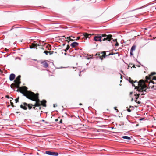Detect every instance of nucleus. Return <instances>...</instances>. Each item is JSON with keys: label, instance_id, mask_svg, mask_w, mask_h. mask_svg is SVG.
<instances>
[{"label": "nucleus", "instance_id": "nucleus-1", "mask_svg": "<svg viewBox=\"0 0 156 156\" xmlns=\"http://www.w3.org/2000/svg\"><path fill=\"white\" fill-rule=\"evenodd\" d=\"M30 95L32 97V98L34 100L33 101H35V103L34 105H33V106L35 107H38L41 105H42L44 107H46V100H43L42 101H40L39 99V94L38 93L35 94L34 93H29Z\"/></svg>", "mask_w": 156, "mask_h": 156}, {"label": "nucleus", "instance_id": "nucleus-2", "mask_svg": "<svg viewBox=\"0 0 156 156\" xmlns=\"http://www.w3.org/2000/svg\"><path fill=\"white\" fill-rule=\"evenodd\" d=\"M19 91H20V92L24 96L26 97L28 99L31 100H34V99L32 98V97H31L30 96L29 94V93H33V92H32L31 91H27V93L25 94L22 90L21 88H19L17 90V92H19Z\"/></svg>", "mask_w": 156, "mask_h": 156}, {"label": "nucleus", "instance_id": "nucleus-3", "mask_svg": "<svg viewBox=\"0 0 156 156\" xmlns=\"http://www.w3.org/2000/svg\"><path fill=\"white\" fill-rule=\"evenodd\" d=\"M33 105L31 104H28L26 102H23L20 105V107L24 110H26L27 107L29 109H31L32 108Z\"/></svg>", "mask_w": 156, "mask_h": 156}, {"label": "nucleus", "instance_id": "nucleus-4", "mask_svg": "<svg viewBox=\"0 0 156 156\" xmlns=\"http://www.w3.org/2000/svg\"><path fill=\"white\" fill-rule=\"evenodd\" d=\"M20 78L21 76L20 75H18L14 81V83H16V86H17V89H18L19 88H21V87H20V84L21 83Z\"/></svg>", "mask_w": 156, "mask_h": 156}, {"label": "nucleus", "instance_id": "nucleus-5", "mask_svg": "<svg viewBox=\"0 0 156 156\" xmlns=\"http://www.w3.org/2000/svg\"><path fill=\"white\" fill-rule=\"evenodd\" d=\"M146 86H144L142 87L138 88L137 90L140 93L142 92L141 95H144L146 93Z\"/></svg>", "mask_w": 156, "mask_h": 156}, {"label": "nucleus", "instance_id": "nucleus-6", "mask_svg": "<svg viewBox=\"0 0 156 156\" xmlns=\"http://www.w3.org/2000/svg\"><path fill=\"white\" fill-rule=\"evenodd\" d=\"M112 39H113L112 37H109L107 36L106 37H103V38H102V41H106V42L107 43L108 42L109 43L111 44L112 43V41H111Z\"/></svg>", "mask_w": 156, "mask_h": 156}, {"label": "nucleus", "instance_id": "nucleus-7", "mask_svg": "<svg viewBox=\"0 0 156 156\" xmlns=\"http://www.w3.org/2000/svg\"><path fill=\"white\" fill-rule=\"evenodd\" d=\"M94 39L95 41H102V39H101V37L100 36V34H97L94 37Z\"/></svg>", "mask_w": 156, "mask_h": 156}, {"label": "nucleus", "instance_id": "nucleus-8", "mask_svg": "<svg viewBox=\"0 0 156 156\" xmlns=\"http://www.w3.org/2000/svg\"><path fill=\"white\" fill-rule=\"evenodd\" d=\"M137 86H136L137 88L136 89H137L138 88L142 87L144 86H146L144 84V80H140L137 83Z\"/></svg>", "mask_w": 156, "mask_h": 156}, {"label": "nucleus", "instance_id": "nucleus-9", "mask_svg": "<svg viewBox=\"0 0 156 156\" xmlns=\"http://www.w3.org/2000/svg\"><path fill=\"white\" fill-rule=\"evenodd\" d=\"M45 153L48 155L51 156H57L58 155V154L57 152H51L48 151H46Z\"/></svg>", "mask_w": 156, "mask_h": 156}, {"label": "nucleus", "instance_id": "nucleus-10", "mask_svg": "<svg viewBox=\"0 0 156 156\" xmlns=\"http://www.w3.org/2000/svg\"><path fill=\"white\" fill-rule=\"evenodd\" d=\"M94 35L93 34H88L87 33H83V38H84L85 40H86L87 38H89L90 37L92 36V35Z\"/></svg>", "mask_w": 156, "mask_h": 156}, {"label": "nucleus", "instance_id": "nucleus-11", "mask_svg": "<svg viewBox=\"0 0 156 156\" xmlns=\"http://www.w3.org/2000/svg\"><path fill=\"white\" fill-rule=\"evenodd\" d=\"M41 63L43 65V66L44 68H47L48 66V64L46 61H42L41 62Z\"/></svg>", "mask_w": 156, "mask_h": 156}, {"label": "nucleus", "instance_id": "nucleus-12", "mask_svg": "<svg viewBox=\"0 0 156 156\" xmlns=\"http://www.w3.org/2000/svg\"><path fill=\"white\" fill-rule=\"evenodd\" d=\"M16 76L15 74L12 73L9 76V80L10 81H12L13 80Z\"/></svg>", "mask_w": 156, "mask_h": 156}, {"label": "nucleus", "instance_id": "nucleus-13", "mask_svg": "<svg viewBox=\"0 0 156 156\" xmlns=\"http://www.w3.org/2000/svg\"><path fill=\"white\" fill-rule=\"evenodd\" d=\"M142 93V92H141V93H139V94H137L136 93H135H135H134V95L135 96H136V100H135V102H136V101H137V99H138V98L139 97V96L140 95V94H141H141ZM142 95L140 96V97L141 98H142L143 97V96H141Z\"/></svg>", "mask_w": 156, "mask_h": 156}, {"label": "nucleus", "instance_id": "nucleus-14", "mask_svg": "<svg viewBox=\"0 0 156 156\" xmlns=\"http://www.w3.org/2000/svg\"><path fill=\"white\" fill-rule=\"evenodd\" d=\"M78 44H79L77 42H74L71 44L70 46L73 48H74L76 46L78 45Z\"/></svg>", "mask_w": 156, "mask_h": 156}, {"label": "nucleus", "instance_id": "nucleus-15", "mask_svg": "<svg viewBox=\"0 0 156 156\" xmlns=\"http://www.w3.org/2000/svg\"><path fill=\"white\" fill-rule=\"evenodd\" d=\"M129 82L131 83L132 84V86L135 87V89H136L137 88V87L134 84H133V81L130 78H129Z\"/></svg>", "mask_w": 156, "mask_h": 156}, {"label": "nucleus", "instance_id": "nucleus-16", "mask_svg": "<svg viewBox=\"0 0 156 156\" xmlns=\"http://www.w3.org/2000/svg\"><path fill=\"white\" fill-rule=\"evenodd\" d=\"M37 47V44H32L30 46V48L31 49L35 48Z\"/></svg>", "mask_w": 156, "mask_h": 156}, {"label": "nucleus", "instance_id": "nucleus-17", "mask_svg": "<svg viewBox=\"0 0 156 156\" xmlns=\"http://www.w3.org/2000/svg\"><path fill=\"white\" fill-rule=\"evenodd\" d=\"M100 36L101 37V39H102V38L106 37L107 36L109 37H112V36L111 35H107L105 34H100Z\"/></svg>", "mask_w": 156, "mask_h": 156}, {"label": "nucleus", "instance_id": "nucleus-18", "mask_svg": "<svg viewBox=\"0 0 156 156\" xmlns=\"http://www.w3.org/2000/svg\"><path fill=\"white\" fill-rule=\"evenodd\" d=\"M10 87L11 88L13 89H14V87H15L16 88H17V86H16V83H12L11 85H10Z\"/></svg>", "mask_w": 156, "mask_h": 156}, {"label": "nucleus", "instance_id": "nucleus-19", "mask_svg": "<svg viewBox=\"0 0 156 156\" xmlns=\"http://www.w3.org/2000/svg\"><path fill=\"white\" fill-rule=\"evenodd\" d=\"M121 137L123 139H125L126 140H129L131 139L130 137L127 136H122Z\"/></svg>", "mask_w": 156, "mask_h": 156}, {"label": "nucleus", "instance_id": "nucleus-20", "mask_svg": "<svg viewBox=\"0 0 156 156\" xmlns=\"http://www.w3.org/2000/svg\"><path fill=\"white\" fill-rule=\"evenodd\" d=\"M101 53L103 54V55L101 56L103 58H105L107 56V55H106V53L105 51H103Z\"/></svg>", "mask_w": 156, "mask_h": 156}, {"label": "nucleus", "instance_id": "nucleus-21", "mask_svg": "<svg viewBox=\"0 0 156 156\" xmlns=\"http://www.w3.org/2000/svg\"><path fill=\"white\" fill-rule=\"evenodd\" d=\"M136 46L135 45H133L131 48V50H130V51H134L135 49H136Z\"/></svg>", "mask_w": 156, "mask_h": 156}, {"label": "nucleus", "instance_id": "nucleus-22", "mask_svg": "<svg viewBox=\"0 0 156 156\" xmlns=\"http://www.w3.org/2000/svg\"><path fill=\"white\" fill-rule=\"evenodd\" d=\"M112 40H113V41H114V42H116V44H115V46H119V43L117 41V39H112Z\"/></svg>", "mask_w": 156, "mask_h": 156}, {"label": "nucleus", "instance_id": "nucleus-23", "mask_svg": "<svg viewBox=\"0 0 156 156\" xmlns=\"http://www.w3.org/2000/svg\"><path fill=\"white\" fill-rule=\"evenodd\" d=\"M71 37H72L73 38H75V37H72V36H69V37H67V39H68L70 41H73L74 40H73L72 39H71Z\"/></svg>", "mask_w": 156, "mask_h": 156}, {"label": "nucleus", "instance_id": "nucleus-24", "mask_svg": "<svg viewBox=\"0 0 156 156\" xmlns=\"http://www.w3.org/2000/svg\"><path fill=\"white\" fill-rule=\"evenodd\" d=\"M70 46L69 45H68L67 46L66 48V49L64 50V51L65 52H66L67 50H68L70 48Z\"/></svg>", "mask_w": 156, "mask_h": 156}, {"label": "nucleus", "instance_id": "nucleus-25", "mask_svg": "<svg viewBox=\"0 0 156 156\" xmlns=\"http://www.w3.org/2000/svg\"><path fill=\"white\" fill-rule=\"evenodd\" d=\"M144 6H142L140 8H136L135 9H134V10H132V11H135V10H138V9H141V8H144Z\"/></svg>", "mask_w": 156, "mask_h": 156}, {"label": "nucleus", "instance_id": "nucleus-26", "mask_svg": "<svg viewBox=\"0 0 156 156\" xmlns=\"http://www.w3.org/2000/svg\"><path fill=\"white\" fill-rule=\"evenodd\" d=\"M19 97H18L15 99L16 103H17L19 102Z\"/></svg>", "mask_w": 156, "mask_h": 156}, {"label": "nucleus", "instance_id": "nucleus-27", "mask_svg": "<svg viewBox=\"0 0 156 156\" xmlns=\"http://www.w3.org/2000/svg\"><path fill=\"white\" fill-rule=\"evenodd\" d=\"M23 89L25 90L27 92L28 91L27 90V88L26 87V86H23Z\"/></svg>", "mask_w": 156, "mask_h": 156}, {"label": "nucleus", "instance_id": "nucleus-28", "mask_svg": "<svg viewBox=\"0 0 156 156\" xmlns=\"http://www.w3.org/2000/svg\"><path fill=\"white\" fill-rule=\"evenodd\" d=\"M151 88H153L154 90H156V86H155L154 85H153Z\"/></svg>", "mask_w": 156, "mask_h": 156}, {"label": "nucleus", "instance_id": "nucleus-29", "mask_svg": "<svg viewBox=\"0 0 156 156\" xmlns=\"http://www.w3.org/2000/svg\"><path fill=\"white\" fill-rule=\"evenodd\" d=\"M46 55H48V54L49 53V51H44V52Z\"/></svg>", "mask_w": 156, "mask_h": 156}, {"label": "nucleus", "instance_id": "nucleus-30", "mask_svg": "<svg viewBox=\"0 0 156 156\" xmlns=\"http://www.w3.org/2000/svg\"><path fill=\"white\" fill-rule=\"evenodd\" d=\"M5 97L7 98H8V99H9V98H11V99H13V98H11V97H10L9 95H6L5 96Z\"/></svg>", "mask_w": 156, "mask_h": 156}, {"label": "nucleus", "instance_id": "nucleus-31", "mask_svg": "<svg viewBox=\"0 0 156 156\" xmlns=\"http://www.w3.org/2000/svg\"><path fill=\"white\" fill-rule=\"evenodd\" d=\"M156 74V73L155 72H152L151 73V76H153L154 75H155Z\"/></svg>", "mask_w": 156, "mask_h": 156}, {"label": "nucleus", "instance_id": "nucleus-32", "mask_svg": "<svg viewBox=\"0 0 156 156\" xmlns=\"http://www.w3.org/2000/svg\"><path fill=\"white\" fill-rule=\"evenodd\" d=\"M10 103H11V106L12 107H13L14 106V105H13V102H12V100H10Z\"/></svg>", "mask_w": 156, "mask_h": 156}, {"label": "nucleus", "instance_id": "nucleus-33", "mask_svg": "<svg viewBox=\"0 0 156 156\" xmlns=\"http://www.w3.org/2000/svg\"><path fill=\"white\" fill-rule=\"evenodd\" d=\"M133 51H130V54L131 56H133Z\"/></svg>", "mask_w": 156, "mask_h": 156}, {"label": "nucleus", "instance_id": "nucleus-34", "mask_svg": "<svg viewBox=\"0 0 156 156\" xmlns=\"http://www.w3.org/2000/svg\"><path fill=\"white\" fill-rule=\"evenodd\" d=\"M54 52V51H49V53L50 55H51Z\"/></svg>", "mask_w": 156, "mask_h": 156}, {"label": "nucleus", "instance_id": "nucleus-35", "mask_svg": "<svg viewBox=\"0 0 156 156\" xmlns=\"http://www.w3.org/2000/svg\"><path fill=\"white\" fill-rule=\"evenodd\" d=\"M114 108L115 110L117 112H118V110L116 109V107H114Z\"/></svg>", "mask_w": 156, "mask_h": 156}, {"label": "nucleus", "instance_id": "nucleus-36", "mask_svg": "<svg viewBox=\"0 0 156 156\" xmlns=\"http://www.w3.org/2000/svg\"><path fill=\"white\" fill-rule=\"evenodd\" d=\"M127 111L128 112H130L131 111V110H130L129 108H128L127 109Z\"/></svg>", "mask_w": 156, "mask_h": 156}, {"label": "nucleus", "instance_id": "nucleus-37", "mask_svg": "<svg viewBox=\"0 0 156 156\" xmlns=\"http://www.w3.org/2000/svg\"><path fill=\"white\" fill-rule=\"evenodd\" d=\"M62 119H61L60 120V121L59 122V124H61L62 123Z\"/></svg>", "mask_w": 156, "mask_h": 156}, {"label": "nucleus", "instance_id": "nucleus-38", "mask_svg": "<svg viewBox=\"0 0 156 156\" xmlns=\"http://www.w3.org/2000/svg\"><path fill=\"white\" fill-rule=\"evenodd\" d=\"M18 27H15V28H14V27H12V28L10 30V31H11V30H12V29H14V28H18Z\"/></svg>", "mask_w": 156, "mask_h": 156}, {"label": "nucleus", "instance_id": "nucleus-39", "mask_svg": "<svg viewBox=\"0 0 156 156\" xmlns=\"http://www.w3.org/2000/svg\"><path fill=\"white\" fill-rule=\"evenodd\" d=\"M79 76H81V71H80L79 73Z\"/></svg>", "mask_w": 156, "mask_h": 156}, {"label": "nucleus", "instance_id": "nucleus-40", "mask_svg": "<svg viewBox=\"0 0 156 156\" xmlns=\"http://www.w3.org/2000/svg\"><path fill=\"white\" fill-rule=\"evenodd\" d=\"M99 58L101 60H102L103 59V58L101 56H99Z\"/></svg>", "mask_w": 156, "mask_h": 156}, {"label": "nucleus", "instance_id": "nucleus-41", "mask_svg": "<svg viewBox=\"0 0 156 156\" xmlns=\"http://www.w3.org/2000/svg\"><path fill=\"white\" fill-rule=\"evenodd\" d=\"M53 107L54 108L55 107H57V105H55V104H53Z\"/></svg>", "mask_w": 156, "mask_h": 156}, {"label": "nucleus", "instance_id": "nucleus-42", "mask_svg": "<svg viewBox=\"0 0 156 156\" xmlns=\"http://www.w3.org/2000/svg\"><path fill=\"white\" fill-rule=\"evenodd\" d=\"M144 119V118H141L140 119V120H143Z\"/></svg>", "mask_w": 156, "mask_h": 156}, {"label": "nucleus", "instance_id": "nucleus-43", "mask_svg": "<svg viewBox=\"0 0 156 156\" xmlns=\"http://www.w3.org/2000/svg\"><path fill=\"white\" fill-rule=\"evenodd\" d=\"M66 68V67H61L60 68H59V69H61V68Z\"/></svg>", "mask_w": 156, "mask_h": 156}, {"label": "nucleus", "instance_id": "nucleus-44", "mask_svg": "<svg viewBox=\"0 0 156 156\" xmlns=\"http://www.w3.org/2000/svg\"><path fill=\"white\" fill-rule=\"evenodd\" d=\"M113 55V53H110L108 55V56H109L111 55Z\"/></svg>", "mask_w": 156, "mask_h": 156}, {"label": "nucleus", "instance_id": "nucleus-45", "mask_svg": "<svg viewBox=\"0 0 156 156\" xmlns=\"http://www.w3.org/2000/svg\"><path fill=\"white\" fill-rule=\"evenodd\" d=\"M80 37H77V38L76 39V40H78L80 39Z\"/></svg>", "mask_w": 156, "mask_h": 156}, {"label": "nucleus", "instance_id": "nucleus-46", "mask_svg": "<svg viewBox=\"0 0 156 156\" xmlns=\"http://www.w3.org/2000/svg\"><path fill=\"white\" fill-rule=\"evenodd\" d=\"M55 121L56 122H57L58 121V119H55Z\"/></svg>", "mask_w": 156, "mask_h": 156}, {"label": "nucleus", "instance_id": "nucleus-47", "mask_svg": "<svg viewBox=\"0 0 156 156\" xmlns=\"http://www.w3.org/2000/svg\"><path fill=\"white\" fill-rule=\"evenodd\" d=\"M96 56H98V55H99V54H98V53H96Z\"/></svg>", "mask_w": 156, "mask_h": 156}, {"label": "nucleus", "instance_id": "nucleus-48", "mask_svg": "<svg viewBox=\"0 0 156 156\" xmlns=\"http://www.w3.org/2000/svg\"><path fill=\"white\" fill-rule=\"evenodd\" d=\"M153 79L154 80H156V76L154 77Z\"/></svg>", "mask_w": 156, "mask_h": 156}, {"label": "nucleus", "instance_id": "nucleus-49", "mask_svg": "<svg viewBox=\"0 0 156 156\" xmlns=\"http://www.w3.org/2000/svg\"><path fill=\"white\" fill-rule=\"evenodd\" d=\"M51 47H50L49 48H48V50H51Z\"/></svg>", "mask_w": 156, "mask_h": 156}, {"label": "nucleus", "instance_id": "nucleus-50", "mask_svg": "<svg viewBox=\"0 0 156 156\" xmlns=\"http://www.w3.org/2000/svg\"><path fill=\"white\" fill-rule=\"evenodd\" d=\"M82 105V103H80V104H79V105Z\"/></svg>", "mask_w": 156, "mask_h": 156}, {"label": "nucleus", "instance_id": "nucleus-51", "mask_svg": "<svg viewBox=\"0 0 156 156\" xmlns=\"http://www.w3.org/2000/svg\"><path fill=\"white\" fill-rule=\"evenodd\" d=\"M152 83H153V84H154L155 83H154V82H152Z\"/></svg>", "mask_w": 156, "mask_h": 156}, {"label": "nucleus", "instance_id": "nucleus-52", "mask_svg": "<svg viewBox=\"0 0 156 156\" xmlns=\"http://www.w3.org/2000/svg\"><path fill=\"white\" fill-rule=\"evenodd\" d=\"M136 82H137V81L136 80V81H135L134 82L133 81V83H135Z\"/></svg>", "mask_w": 156, "mask_h": 156}, {"label": "nucleus", "instance_id": "nucleus-53", "mask_svg": "<svg viewBox=\"0 0 156 156\" xmlns=\"http://www.w3.org/2000/svg\"><path fill=\"white\" fill-rule=\"evenodd\" d=\"M72 51H71V50L70 49L69 50V52H72Z\"/></svg>", "mask_w": 156, "mask_h": 156}, {"label": "nucleus", "instance_id": "nucleus-54", "mask_svg": "<svg viewBox=\"0 0 156 156\" xmlns=\"http://www.w3.org/2000/svg\"><path fill=\"white\" fill-rule=\"evenodd\" d=\"M120 75H121V78H121V79H122V76L121 75V74H120Z\"/></svg>", "mask_w": 156, "mask_h": 156}, {"label": "nucleus", "instance_id": "nucleus-55", "mask_svg": "<svg viewBox=\"0 0 156 156\" xmlns=\"http://www.w3.org/2000/svg\"><path fill=\"white\" fill-rule=\"evenodd\" d=\"M132 94V92H131L130 93V95H131V94Z\"/></svg>", "mask_w": 156, "mask_h": 156}, {"label": "nucleus", "instance_id": "nucleus-56", "mask_svg": "<svg viewBox=\"0 0 156 156\" xmlns=\"http://www.w3.org/2000/svg\"><path fill=\"white\" fill-rule=\"evenodd\" d=\"M121 71L122 72V73L123 74V71H122V70H121Z\"/></svg>", "mask_w": 156, "mask_h": 156}, {"label": "nucleus", "instance_id": "nucleus-57", "mask_svg": "<svg viewBox=\"0 0 156 156\" xmlns=\"http://www.w3.org/2000/svg\"><path fill=\"white\" fill-rule=\"evenodd\" d=\"M67 55L66 53H64V55Z\"/></svg>", "mask_w": 156, "mask_h": 156}, {"label": "nucleus", "instance_id": "nucleus-58", "mask_svg": "<svg viewBox=\"0 0 156 156\" xmlns=\"http://www.w3.org/2000/svg\"><path fill=\"white\" fill-rule=\"evenodd\" d=\"M111 129H114V127H111Z\"/></svg>", "mask_w": 156, "mask_h": 156}, {"label": "nucleus", "instance_id": "nucleus-59", "mask_svg": "<svg viewBox=\"0 0 156 156\" xmlns=\"http://www.w3.org/2000/svg\"><path fill=\"white\" fill-rule=\"evenodd\" d=\"M133 100V98H132L131 99V101H132Z\"/></svg>", "mask_w": 156, "mask_h": 156}, {"label": "nucleus", "instance_id": "nucleus-60", "mask_svg": "<svg viewBox=\"0 0 156 156\" xmlns=\"http://www.w3.org/2000/svg\"><path fill=\"white\" fill-rule=\"evenodd\" d=\"M147 28H145V30H147Z\"/></svg>", "mask_w": 156, "mask_h": 156}, {"label": "nucleus", "instance_id": "nucleus-61", "mask_svg": "<svg viewBox=\"0 0 156 156\" xmlns=\"http://www.w3.org/2000/svg\"><path fill=\"white\" fill-rule=\"evenodd\" d=\"M137 61V62H138V63H139V64H140V63L139 61Z\"/></svg>", "mask_w": 156, "mask_h": 156}, {"label": "nucleus", "instance_id": "nucleus-62", "mask_svg": "<svg viewBox=\"0 0 156 156\" xmlns=\"http://www.w3.org/2000/svg\"><path fill=\"white\" fill-rule=\"evenodd\" d=\"M42 121L43 122H44L45 121V120H44L43 119L42 120Z\"/></svg>", "mask_w": 156, "mask_h": 156}, {"label": "nucleus", "instance_id": "nucleus-63", "mask_svg": "<svg viewBox=\"0 0 156 156\" xmlns=\"http://www.w3.org/2000/svg\"><path fill=\"white\" fill-rule=\"evenodd\" d=\"M96 1V0H95L94 1V2H95Z\"/></svg>", "mask_w": 156, "mask_h": 156}, {"label": "nucleus", "instance_id": "nucleus-64", "mask_svg": "<svg viewBox=\"0 0 156 156\" xmlns=\"http://www.w3.org/2000/svg\"><path fill=\"white\" fill-rule=\"evenodd\" d=\"M146 78H147H147H148V77L147 76H146Z\"/></svg>", "mask_w": 156, "mask_h": 156}]
</instances>
